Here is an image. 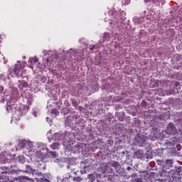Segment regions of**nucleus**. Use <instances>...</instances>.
Masks as SVG:
<instances>
[{
    "mask_svg": "<svg viewBox=\"0 0 182 182\" xmlns=\"http://www.w3.org/2000/svg\"><path fill=\"white\" fill-rule=\"evenodd\" d=\"M0 180H5V181L14 182L15 180H18V178H14L13 179H10L8 178L7 174H14V173H18V169H8L6 166H1L0 168Z\"/></svg>",
    "mask_w": 182,
    "mask_h": 182,
    "instance_id": "1",
    "label": "nucleus"
},
{
    "mask_svg": "<svg viewBox=\"0 0 182 182\" xmlns=\"http://www.w3.org/2000/svg\"><path fill=\"white\" fill-rule=\"evenodd\" d=\"M165 133L169 136H177L182 134L181 129H177V127L173 123H170L167 126Z\"/></svg>",
    "mask_w": 182,
    "mask_h": 182,
    "instance_id": "2",
    "label": "nucleus"
},
{
    "mask_svg": "<svg viewBox=\"0 0 182 182\" xmlns=\"http://www.w3.org/2000/svg\"><path fill=\"white\" fill-rule=\"evenodd\" d=\"M182 140V134L176 135L175 137L169 139V144L171 146H174V144H177V143H181Z\"/></svg>",
    "mask_w": 182,
    "mask_h": 182,
    "instance_id": "3",
    "label": "nucleus"
},
{
    "mask_svg": "<svg viewBox=\"0 0 182 182\" xmlns=\"http://www.w3.org/2000/svg\"><path fill=\"white\" fill-rule=\"evenodd\" d=\"M101 173L102 174H113V168L109 165H106L104 168H101Z\"/></svg>",
    "mask_w": 182,
    "mask_h": 182,
    "instance_id": "4",
    "label": "nucleus"
},
{
    "mask_svg": "<svg viewBox=\"0 0 182 182\" xmlns=\"http://www.w3.org/2000/svg\"><path fill=\"white\" fill-rule=\"evenodd\" d=\"M111 167H114L115 168L116 172L120 173V168H122V165L118 161H112L109 163Z\"/></svg>",
    "mask_w": 182,
    "mask_h": 182,
    "instance_id": "5",
    "label": "nucleus"
},
{
    "mask_svg": "<svg viewBox=\"0 0 182 182\" xmlns=\"http://www.w3.org/2000/svg\"><path fill=\"white\" fill-rule=\"evenodd\" d=\"M21 69H22V66L18 65H15V68H14L15 75H19Z\"/></svg>",
    "mask_w": 182,
    "mask_h": 182,
    "instance_id": "6",
    "label": "nucleus"
},
{
    "mask_svg": "<svg viewBox=\"0 0 182 182\" xmlns=\"http://www.w3.org/2000/svg\"><path fill=\"white\" fill-rule=\"evenodd\" d=\"M50 147L53 150H56V149H59V147H60V144L58 142L53 143Z\"/></svg>",
    "mask_w": 182,
    "mask_h": 182,
    "instance_id": "7",
    "label": "nucleus"
},
{
    "mask_svg": "<svg viewBox=\"0 0 182 182\" xmlns=\"http://www.w3.org/2000/svg\"><path fill=\"white\" fill-rule=\"evenodd\" d=\"M119 122H123L124 119L126 118V115L124 114V112H122V114L120 115V114H118L117 116Z\"/></svg>",
    "mask_w": 182,
    "mask_h": 182,
    "instance_id": "8",
    "label": "nucleus"
},
{
    "mask_svg": "<svg viewBox=\"0 0 182 182\" xmlns=\"http://www.w3.org/2000/svg\"><path fill=\"white\" fill-rule=\"evenodd\" d=\"M47 153H48L51 159H56V157H58V154H56V151H47Z\"/></svg>",
    "mask_w": 182,
    "mask_h": 182,
    "instance_id": "9",
    "label": "nucleus"
},
{
    "mask_svg": "<svg viewBox=\"0 0 182 182\" xmlns=\"http://www.w3.org/2000/svg\"><path fill=\"white\" fill-rule=\"evenodd\" d=\"M87 178H89V180H90L91 182H93L95 181V180H96V176L93 173L89 174L87 176Z\"/></svg>",
    "mask_w": 182,
    "mask_h": 182,
    "instance_id": "10",
    "label": "nucleus"
},
{
    "mask_svg": "<svg viewBox=\"0 0 182 182\" xmlns=\"http://www.w3.org/2000/svg\"><path fill=\"white\" fill-rule=\"evenodd\" d=\"M105 41H110V34L109 33H105L103 35Z\"/></svg>",
    "mask_w": 182,
    "mask_h": 182,
    "instance_id": "11",
    "label": "nucleus"
},
{
    "mask_svg": "<svg viewBox=\"0 0 182 182\" xmlns=\"http://www.w3.org/2000/svg\"><path fill=\"white\" fill-rule=\"evenodd\" d=\"M113 144H114V141L112 139H109L107 141V147H112V146H113Z\"/></svg>",
    "mask_w": 182,
    "mask_h": 182,
    "instance_id": "12",
    "label": "nucleus"
},
{
    "mask_svg": "<svg viewBox=\"0 0 182 182\" xmlns=\"http://www.w3.org/2000/svg\"><path fill=\"white\" fill-rule=\"evenodd\" d=\"M176 173L178 176H182V166H179L177 169H176Z\"/></svg>",
    "mask_w": 182,
    "mask_h": 182,
    "instance_id": "13",
    "label": "nucleus"
},
{
    "mask_svg": "<svg viewBox=\"0 0 182 182\" xmlns=\"http://www.w3.org/2000/svg\"><path fill=\"white\" fill-rule=\"evenodd\" d=\"M51 114H54L55 116H58L59 111H58V109H53L51 110Z\"/></svg>",
    "mask_w": 182,
    "mask_h": 182,
    "instance_id": "14",
    "label": "nucleus"
},
{
    "mask_svg": "<svg viewBox=\"0 0 182 182\" xmlns=\"http://www.w3.org/2000/svg\"><path fill=\"white\" fill-rule=\"evenodd\" d=\"M166 164H167L168 167H171L173 166V160L167 159Z\"/></svg>",
    "mask_w": 182,
    "mask_h": 182,
    "instance_id": "15",
    "label": "nucleus"
},
{
    "mask_svg": "<svg viewBox=\"0 0 182 182\" xmlns=\"http://www.w3.org/2000/svg\"><path fill=\"white\" fill-rule=\"evenodd\" d=\"M21 86L23 87H28V86H29V84L26 81H23L21 83Z\"/></svg>",
    "mask_w": 182,
    "mask_h": 182,
    "instance_id": "16",
    "label": "nucleus"
},
{
    "mask_svg": "<svg viewBox=\"0 0 182 182\" xmlns=\"http://www.w3.org/2000/svg\"><path fill=\"white\" fill-rule=\"evenodd\" d=\"M74 181L80 182L82 181V178L80 176H76L73 178Z\"/></svg>",
    "mask_w": 182,
    "mask_h": 182,
    "instance_id": "17",
    "label": "nucleus"
},
{
    "mask_svg": "<svg viewBox=\"0 0 182 182\" xmlns=\"http://www.w3.org/2000/svg\"><path fill=\"white\" fill-rule=\"evenodd\" d=\"M39 59H38V58L34 57L33 58H32L31 60V63H36L37 62H38Z\"/></svg>",
    "mask_w": 182,
    "mask_h": 182,
    "instance_id": "18",
    "label": "nucleus"
},
{
    "mask_svg": "<svg viewBox=\"0 0 182 182\" xmlns=\"http://www.w3.org/2000/svg\"><path fill=\"white\" fill-rule=\"evenodd\" d=\"M76 150H77V151H82V146H80V144L76 145L75 146Z\"/></svg>",
    "mask_w": 182,
    "mask_h": 182,
    "instance_id": "19",
    "label": "nucleus"
},
{
    "mask_svg": "<svg viewBox=\"0 0 182 182\" xmlns=\"http://www.w3.org/2000/svg\"><path fill=\"white\" fill-rule=\"evenodd\" d=\"M139 143H140V144H141V146H143V144H144V143H146V139H140V140L139 141Z\"/></svg>",
    "mask_w": 182,
    "mask_h": 182,
    "instance_id": "20",
    "label": "nucleus"
},
{
    "mask_svg": "<svg viewBox=\"0 0 182 182\" xmlns=\"http://www.w3.org/2000/svg\"><path fill=\"white\" fill-rule=\"evenodd\" d=\"M63 110V112H65L66 113H69V109H68V107H64Z\"/></svg>",
    "mask_w": 182,
    "mask_h": 182,
    "instance_id": "21",
    "label": "nucleus"
},
{
    "mask_svg": "<svg viewBox=\"0 0 182 182\" xmlns=\"http://www.w3.org/2000/svg\"><path fill=\"white\" fill-rule=\"evenodd\" d=\"M95 176L97 177V178H100V177H102V175L100 173H95Z\"/></svg>",
    "mask_w": 182,
    "mask_h": 182,
    "instance_id": "22",
    "label": "nucleus"
},
{
    "mask_svg": "<svg viewBox=\"0 0 182 182\" xmlns=\"http://www.w3.org/2000/svg\"><path fill=\"white\" fill-rule=\"evenodd\" d=\"M4 92V86L0 85V93H2Z\"/></svg>",
    "mask_w": 182,
    "mask_h": 182,
    "instance_id": "23",
    "label": "nucleus"
},
{
    "mask_svg": "<svg viewBox=\"0 0 182 182\" xmlns=\"http://www.w3.org/2000/svg\"><path fill=\"white\" fill-rule=\"evenodd\" d=\"M6 110H7V112H11V106L10 105H8L6 107Z\"/></svg>",
    "mask_w": 182,
    "mask_h": 182,
    "instance_id": "24",
    "label": "nucleus"
},
{
    "mask_svg": "<svg viewBox=\"0 0 182 182\" xmlns=\"http://www.w3.org/2000/svg\"><path fill=\"white\" fill-rule=\"evenodd\" d=\"M90 50H95V46H91L90 47Z\"/></svg>",
    "mask_w": 182,
    "mask_h": 182,
    "instance_id": "25",
    "label": "nucleus"
},
{
    "mask_svg": "<svg viewBox=\"0 0 182 182\" xmlns=\"http://www.w3.org/2000/svg\"><path fill=\"white\" fill-rule=\"evenodd\" d=\"M25 72H26V70H23L21 71V75H23V73H25Z\"/></svg>",
    "mask_w": 182,
    "mask_h": 182,
    "instance_id": "26",
    "label": "nucleus"
},
{
    "mask_svg": "<svg viewBox=\"0 0 182 182\" xmlns=\"http://www.w3.org/2000/svg\"><path fill=\"white\" fill-rule=\"evenodd\" d=\"M127 170H128V171H130V170H132V167H130V166H128V167L127 168Z\"/></svg>",
    "mask_w": 182,
    "mask_h": 182,
    "instance_id": "27",
    "label": "nucleus"
},
{
    "mask_svg": "<svg viewBox=\"0 0 182 182\" xmlns=\"http://www.w3.org/2000/svg\"><path fill=\"white\" fill-rule=\"evenodd\" d=\"M144 105L146 106V105H147V103L146 102H144Z\"/></svg>",
    "mask_w": 182,
    "mask_h": 182,
    "instance_id": "28",
    "label": "nucleus"
},
{
    "mask_svg": "<svg viewBox=\"0 0 182 182\" xmlns=\"http://www.w3.org/2000/svg\"><path fill=\"white\" fill-rule=\"evenodd\" d=\"M30 171H32V168L30 166Z\"/></svg>",
    "mask_w": 182,
    "mask_h": 182,
    "instance_id": "29",
    "label": "nucleus"
},
{
    "mask_svg": "<svg viewBox=\"0 0 182 182\" xmlns=\"http://www.w3.org/2000/svg\"><path fill=\"white\" fill-rule=\"evenodd\" d=\"M139 151H136V156H137V154H139Z\"/></svg>",
    "mask_w": 182,
    "mask_h": 182,
    "instance_id": "30",
    "label": "nucleus"
},
{
    "mask_svg": "<svg viewBox=\"0 0 182 182\" xmlns=\"http://www.w3.org/2000/svg\"><path fill=\"white\" fill-rule=\"evenodd\" d=\"M142 155L139 154V156L141 157Z\"/></svg>",
    "mask_w": 182,
    "mask_h": 182,
    "instance_id": "31",
    "label": "nucleus"
},
{
    "mask_svg": "<svg viewBox=\"0 0 182 182\" xmlns=\"http://www.w3.org/2000/svg\"><path fill=\"white\" fill-rule=\"evenodd\" d=\"M157 161H158V163H159V161L161 162V161H159V160H158Z\"/></svg>",
    "mask_w": 182,
    "mask_h": 182,
    "instance_id": "32",
    "label": "nucleus"
},
{
    "mask_svg": "<svg viewBox=\"0 0 182 182\" xmlns=\"http://www.w3.org/2000/svg\"><path fill=\"white\" fill-rule=\"evenodd\" d=\"M71 173H73V170H71Z\"/></svg>",
    "mask_w": 182,
    "mask_h": 182,
    "instance_id": "33",
    "label": "nucleus"
}]
</instances>
